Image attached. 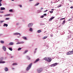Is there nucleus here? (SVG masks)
<instances>
[{
    "mask_svg": "<svg viewBox=\"0 0 73 73\" xmlns=\"http://www.w3.org/2000/svg\"><path fill=\"white\" fill-rule=\"evenodd\" d=\"M46 12V11H44V12Z\"/></svg>",
    "mask_w": 73,
    "mask_h": 73,
    "instance_id": "603ef678",
    "label": "nucleus"
},
{
    "mask_svg": "<svg viewBox=\"0 0 73 73\" xmlns=\"http://www.w3.org/2000/svg\"><path fill=\"white\" fill-rule=\"evenodd\" d=\"M52 58L50 57H48L46 58V61L48 62H50L52 61Z\"/></svg>",
    "mask_w": 73,
    "mask_h": 73,
    "instance_id": "f257e3e1",
    "label": "nucleus"
},
{
    "mask_svg": "<svg viewBox=\"0 0 73 73\" xmlns=\"http://www.w3.org/2000/svg\"><path fill=\"white\" fill-rule=\"evenodd\" d=\"M0 22H1V23H3V22H4V21H0Z\"/></svg>",
    "mask_w": 73,
    "mask_h": 73,
    "instance_id": "e433bc0d",
    "label": "nucleus"
},
{
    "mask_svg": "<svg viewBox=\"0 0 73 73\" xmlns=\"http://www.w3.org/2000/svg\"><path fill=\"white\" fill-rule=\"evenodd\" d=\"M44 15H45V16H46V14H44Z\"/></svg>",
    "mask_w": 73,
    "mask_h": 73,
    "instance_id": "3c124183",
    "label": "nucleus"
},
{
    "mask_svg": "<svg viewBox=\"0 0 73 73\" xmlns=\"http://www.w3.org/2000/svg\"><path fill=\"white\" fill-rule=\"evenodd\" d=\"M41 10H42V9H43V8L42 7H41L40 8Z\"/></svg>",
    "mask_w": 73,
    "mask_h": 73,
    "instance_id": "37998d69",
    "label": "nucleus"
},
{
    "mask_svg": "<svg viewBox=\"0 0 73 73\" xmlns=\"http://www.w3.org/2000/svg\"><path fill=\"white\" fill-rule=\"evenodd\" d=\"M45 38H46V37L44 36V37L43 39H45Z\"/></svg>",
    "mask_w": 73,
    "mask_h": 73,
    "instance_id": "a19ab883",
    "label": "nucleus"
},
{
    "mask_svg": "<svg viewBox=\"0 0 73 73\" xmlns=\"http://www.w3.org/2000/svg\"><path fill=\"white\" fill-rule=\"evenodd\" d=\"M48 11V10H46V11Z\"/></svg>",
    "mask_w": 73,
    "mask_h": 73,
    "instance_id": "052dcab7",
    "label": "nucleus"
},
{
    "mask_svg": "<svg viewBox=\"0 0 73 73\" xmlns=\"http://www.w3.org/2000/svg\"><path fill=\"white\" fill-rule=\"evenodd\" d=\"M5 9L4 7H1V11H2V10H5Z\"/></svg>",
    "mask_w": 73,
    "mask_h": 73,
    "instance_id": "f8f14e48",
    "label": "nucleus"
},
{
    "mask_svg": "<svg viewBox=\"0 0 73 73\" xmlns=\"http://www.w3.org/2000/svg\"><path fill=\"white\" fill-rule=\"evenodd\" d=\"M2 1V0H0V2H1Z\"/></svg>",
    "mask_w": 73,
    "mask_h": 73,
    "instance_id": "09e8293b",
    "label": "nucleus"
},
{
    "mask_svg": "<svg viewBox=\"0 0 73 73\" xmlns=\"http://www.w3.org/2000/svg\"><path fill=\"white\" fill-rule=\"evenodd\" d=\"M19 44H20V43H18Z\"/></svg>",
    "mask_w": 73,
    "mask_h": 73,
    "instance_id": "0e129e2a",
    "label": "nucleus"
},
{
    "mask_svg": "<svg viewBox=\"0 0 73 73\" xmlns=\"http://www.w3.org/2000/svg\"><path fill=\"white\" fill-rule=\"evenodd\" d=\"M0 13H1V11H0Z\"/></svg>",
    "mask_w": 73,
    "mask_h": 73,
    "instance_id": "864d4df0",
    "label": "nucleus"
},
{
    "mask_svg": "<svg viewBox=\"0 0 73 73\" xmlns=\"http://www.w3.org/2000/svg\"><path fill=\"white\" fill-rule=\"evenodd\" d=\"M27 57L28 60H30V57H29L27 56Z\"/></svg>",
    "mask_w": 73,
    "mask_h": 73,
    "instance_id": "f704fd0d",
    "label": "nucleus"
},
{
    "mask_svg": "<svg viewBox=\"0 0 73 73\" xmlns=\"http://www.w3.org/2000/svg\"><path fill=\"white\" fill-rule=\"evenodd\" d=\"M29 31H31V32H32L33 31V29H32V28H31L29 29Z\"/></svg>",
    "mask_w": 73,
    "mask_h": 73,
    "instance_id": "f3484780",
    "label": "nucleus"
},
{
    "mask_svg": "<svg viewBox=\"0 0 73 73\" xmlns=\"http://www.w3.org/2000/svg\"><path fill=\"white\" fill-rule=\"evenodd\" d=\"M9 18H6L5 19V20H9Z\"/></svg>",
    "mask_w": 73,
    "mask_h": 73,
    "instance_id": "72a5a7b5",
    "label": "nucleus"
},
{
    "mask_svg": "<svg viewBox=\"0 0 73 73\" xmlns=\"http://www.w3.org/2000/svg\"><path fill=\"white\" fill-rule=\"evenodd\" d=\"M32 65V63L29 64V65H28V66L27 67V69H26L27 70H29L30 68H31Z\"/></svg>",
    "mask_w": 73,
    "mask_h": 73,
    "instance_id": "f03ea898",
    "label": "nucleus"
},
{
    "mask_svg": "<svg viewBox=\"0 0 73 73\" xmlns=\"http://www.w3.org/2000/svg\"><path fill=\"white\" fill-rule=\"evenodd\" d=\"M58 1H60V0H58Z\"/></svg>",
    "mask_w": 73,
    "mask_h": 73,
    "instance_id": "13d9d810",
    "label": "nucleus"
},
{
    "mask_svg": "<svg viewBox=\"0 0 73 73\" xmlns=\"http://www.w3.org/2000/svg\"><path fill=\"white\" fill-rule=\"evenodd\" d=\"M13 65H17V64L16 63H13L12 64Z\"/></svg>",
    "mask_w": 73,
    "mask_h": 73,
    "instance_id": "412c9836",
    "label": "nucleus"
},
{
    "mask_svg": "<svg viewBox=\"0 0 73 73\" xmlns=\"http://www.w3.org/2000/svg\"><path fill=\"white\" fill-rule=\"evenodd\" d=\"M9 49L10 50H11V51H12V48H9Z\"/></svg>",
    "mask_w": 73,
    "mask_h": 73,
    "instance_id": "cd10ccee",
    "label": "nucleus"
},
{
    "mask_svg": "<svg viewBox=\"0 0 73 73\" xmlns=\"http://www.w3.org/2000/svg\"><path fill=\"white\" fill-rule=\"evenodd\" d=\"M64 19H65V18H61L60 19V20L61 21V20H64Z\"/></svg>",
    "mask_w": 73,
    "mask_h": 73,
    "instance_id": "5701e85b",
    "label": "nucleus"
},
{
    "mask_svg": "<svg viewBox=\"0 0 73 73\" xmlns=\"http://www.w3.org/2000/svg\"><path fill=\"white\" fill-rule=\"evenodd\" d=\"M5 26H6V27H8V25L5 23H4V25H3V26L5 27Z\"/></svg>",
    "mask_w": 73,
    "mask_h": 73,
    "instance_id": "4468645a",
    "label": "nucleus"
},
{
    "mask_svg": "<svg viewBox=\"0 0 73 73\" xmlns=\"http://www.w3.org/2000/svg\"><path fill=\"white\" fill-rule=\"evenodd\" d=\"M12 58V57H11V58Z\"/></svg>",
    "mask_w": 73,
    "mask_h": 73,
    "instance_id": "69168bd1",
    "label": "nucleus"
},
{
    "mask_svg": "<svg viewBox=\"0 0 73 73\" xmlns=\"http://www.w3.org/2000/svg\"><path fill=\"white\" fill-rule=\"evenodd\" d=\"M18 6H19L20 8H21L22 7V5H18Z\"/></svg>",
    "mask_w": 73,
    "mask_h": 73,
    "instance_id": "c756f323",
    "label": "nucleus"
},
{
    "mask_svg": "<svg viewBox=\"0 0 73 73\" xmlns=\"http://www.w3.org/2000/svg\"><path fill=\"white\" fill-rule=\"evenodd\" d=\"M3 50L4 51H6V48L5 46H3Z\"/></svg>",
    "mask_w": 73,
    "mask_h": 73,
    "instance_id": "6e6552de",
    "label": "nucleus"
},
{
    "mask_svg": "<svg viewBox=\"0 0 73 73\" xmlns=\"http://www.w3.org/2000/svg\"><path fill=\"white\" fill-rule=\"evenodd\" d=\"M4 63H5V62L2 60V64H4Z\"/></svg>",
    "mask_w": 73,
    "mask_h": 73,
    "instance_id": "bb28decb",
    "label": "nucleus"
},
{
    "mask_svg": "<svg viewBox=\"0 0 73 73\" xmlns=\"http://www.w3.org/2000/svg\"><path fill=\"white\" fill-rule=\"evenodd\" d=\"M40 4V3H36V4H35V5L36 6H37V5H38V4Z\"/></svg>",
    "mask_w": 73,
    "mask_h": 73,
    "instance_id": "393cba45",
    "label": "nucleus"
},
{
    "mask_svg": "<svg viewBox=\"0 0 73 73\" xmlns=\"http://www.w3.org/2000/svg\"><path fill=\"white\" fill-rule=\"evenodd\" d=\"M44 60H46V58H44Z\"/></svg>",
    "mask_w": 73,
    "mask_h": 73,
    "instance_id": "a18cd8bd",
    "label": "nucleus"
},
{
    "mask_svg": "<svg viewBox=\"0 0 73 73\" xmlns=\"http://www.w3.org/2000/svg\"><path fill=\"white\" fill-rule=\"evenodd\" d=\"M57 65V63H56L54 64H53L52 65H51V67H52V66H56V65Z\"/></svg>",
    "mask_w": 73,
    "mask_h": 73,
    "instance_id": "39448f33",
    "label": "nucleus"
},
{
    "mask_svg": "<svg viewBox=\"0 0 73 73\" xmlns=\"http://www.w3.org/2000/svg\"><path fill=\"white\" fill-rule=\"evenodd\" d=\"M2 5V4L1 3V2H0V7H1Z\"/></svg>",
    "mask_w": 73,
    "mask_h": 73,
    "instance_id": "4c0bfd02",
    "label": "nucleus"
},
{
    "mask_svg": "<svg viewBox=\"0 0 73 73\" xmlns=\"http://www.w3.org/2000/svg\"><path fill=\"white\" fill-rule=\"evenodd\" d=\"M47 38V37H46V38Z\"/></svg>",
    "mask_w": 73,
    "mask_h": 73,
    "instance_id": "774afa93",
    "label": "nucleus"
},
{
    "mask_svg": "<svg viewBox=\"0 0 73 73\" xmlns=\"http://www.w3.org/2000/svg\"><path fill=\"white\" fill-rule=\"evenodd\" d=\"M5 72H7L8 71V69L7 68H5L4 69Z\"/></svg>",
    "mask_w": 73,
    "mask_h": 73,
    "instance_id": "1a4fd4ad",
    "label": "nucleus"
},
{
    "mask_svg": "<svg viewBox=\"0 0 73 73\" xmlns=\"http://www.w3.org/2000/svg\"><path fill=\"white\" fill-rule=\"evenodd\" d=\"M14 35H19V36H21V35L20 33H14L13 34Z\"/></svg>",
    "mask_w": 73,
    "mask_h": 73,
    "instance_id": "20e7f679",
    "label": "nucleus"
},
{
    "mask_svg": "<svg viewBox=\"0 0 73 73\" xmlns=\"http://www.w3.org/2000/svg\"><path fill=\"white\" fill-rule=\"evenodd\" d=\"M18 24H17V25H18Z\"/></svg>",
    "mask_w": 73,
    "mask_h": 73,
    "instance_id": "680f3d73",
    "label": "nucleus"
},
{
    "mask_svg": "<svg viewBox=\"0 0 73 73\" xmlns=\"http://www.w3.org/2000/svg\"><path fill=\"white\" fill-rule=\"evenodd\" d=\"M21 43V44H24V42H22Z\"/></svg>",
    "mask_w": 73,
    "mask_h": 73,
    "instance_id": "79ce46f5",
    "label": "nucleus"
},
{
    "mask_svg": "<svg viewBox=\"0 0 73 73\" xmlns=\"http://www.w3.org/2000/svg\"><path fill=\"white\" fill-rule=\"evenodd\" d=\"M1 13H4V11L1 12Z\"/></svg>",
    "mask_w": 73,
    "mask_h": 73,
    "instance_id": "de8ad7c7",
    "label": "nucleus"
},
{
    "mask_svg": "<svg viewBox=\"0 0 73 73\" xmlns=\"http://www.w3.org/2000/svg\"><path fill=\"white\" fill-rule=\"evenodd\" d=\"M30 1H33V0H29Z\"/></svg>",
    "mask_w": 73,
    "mask_h": 73,
    "instance_id": "8fccbe9b",
    "label": "nucleus"
},
{
    "mask_svg": "<svg viewBox=\"0 0 73 73\" xmlns=\"http://www.w3.org/2000/svg\"><path fill=\"white\" fill-rule=\"evenodd\" d=\"M13 69H14V68H13Z\"/></svg>",
    "mask_w": 73,
    "mask_h": 73,
    "instance_id": "e2e57ef3",
    "label": "nucleus"
},
{
    "mask_svg": "<svg viewBox=\"0 0 73 73\" xmlns=\"http://www.w3.org/2000/svg\"><path fill=\"white\" fill-rule=\"evenodd\" d=\"M72 19H69L68 20V21H72Z\"/></svg>",
    "mask_w": 73,
    "mask_h": 73,
    "instance_id": "b1692460",
    "label": "nucleus"
},
{
    "mask_svg": "<svg viewBox=\"0 0 73 73\" xmlns=\"http://www.w3.org/2000/svg\"><path fill=\"white\" fill-rule=\"evenodd\" d=\"M1 44H4V42L3 40H1Z\"/></svg>",
    "mask_w": 73,
    "mask_h": 73,
    "instance_id": "4be33fe9",
    "label": "nucleus"
},
{
    "mask_svg": "<svg viewBox=\"0 0 73 73\" xmlns=\"http://www.w3.org/2000/svg\"><path fill=\"white\" fill-rule=\"evenodd\" d=\"M66 54H67V55H70V51L66 53Z\"/></svg>",
    "mask_w": 73,
    "mask_h": 73,
    "instance_id": "dca6fc26",
    "label": "nucleus"
},
{
    "mask_svg": "<svg viewBox=\"0 0 73 73\" xmlns=\"http://www.w3.org/2000/svg\"><path fill=\"white\" fill-rule=\"evenodd\" d=\"M23 38V39H24V40H27V39L26 37H24Z\"/></svg>",
    "mask_w": 73,
    "mask_h": 73,
    "instance_id": "6ab92c4d",
    "label": "nucleus"
},
{
    "mask_svg": "<svg viewBox=\"0 0 73 73\" xmlns=\"http://www.w3.org/2000/svg\"><path fill=\"white\" fill-rule=\"evenodd\" d=\"M9 45H13V43L12 42H10L9 44Z\"/></svg>",
    "mask_w": 73,
    "mask_h": 73,
    "instance_id": "9d476101",
    "label": "nucleus"
},
{
    "mask_svg": "<svg viewBox=\"0 0 73 73\" xmlns=\"http://www.w3.org/2000/svg\"><path fill=\"white\" fill-rule=\"evenodd\" d=\"M70 54H72L73 53V51H70Z\"/></svg>",
    "mask_w": 73,
    "mask_h": 73,
    "instance_id": "aec40b11",
    "label": "nucleus"
},
{
    "mask_svg": "<svg viewBox=\"0 0 73 73\" xmlns=\"http://www.w3.org/2000/svg\"><path fill=\"white\" fill-rule=\"evenodd\" d=\"M50 13H53V11H50Z\"/></svg>",
    "mask_w": 73,
    "mask_h": 73,
    "instance_id": "ea45409f",
    "label": "nucleus"
},
{
    "mask_svg": "<svg viewBox=\"0 0 73 73\" xmlns=\"http://www.w3.org/2000/svg\"><path fill=\"white\" fill-rule=\"evenodd\" d=\"M44 15H42L41 17V18H43V17H44Z\"/></svg>",
    "mask_w": 73,
    "mask_h": 73,
    "instance_id": "c9c22d12",
    "label": "nucleus"
},
{
    "mask_svg": "<svg viewBox=\"0 0 73 73\" xmlns=\"http://www.w3.org/2000/svg\"><path fill=\"white\" fill-rule=\"evenodd\" d=\"M9 11L10 12H13V10H12V9H11L9 10Z\"/></svg>",
    "mask_w": 73,
    "mask_h": 73,
    "instance_id": "c85d7f7f",
    "label": "nucleus"
},
{
    "mask_svg": "<svg viewBox=\"0 0 73 73\" xmlns=\"http://www.w3.org/2000/svg\"><path fill=\"white\" fill-rule=\"evenodd\" d=\"M70 8H71V9H73V6H71L70 7Z\"/></svg>",
    "mask_w": 73,
    "mask_h": 73,
    "instance_id": "c03bdc74",
    "label": "nucleus"
},
{
    "mask_svg": "<svg viewBox=\"0 0 73 73\" xmlns=\"http://www.w3.org/2000/svg\"><path fill=\"white\" fill-rule=\"evenodd\" d=\"M52 10H54V9H52Z\"/></svg>",
    "mask_w": 73,
    "mask_h": 73,
    "instance_id": "4d7b16f0",
    "label": "nucleus"
},
{
    "mask_svg": "<svg viewBox=\"0 0 73 73\" xmlns=\"http://www.w3.org/2000/svg\"><path fill=\"white\" fill-rule=\"evenodd\" d=\"M53 19H54V17H53L50 18V19H49V21H51Z\"/></svg>",
    "mask_w": 73,
    "mask_h": 73,
    "instance_id": "0eeeda50",
    "label": "nucleus"
},
{
    "mask_svg": "<svg viewBox=\"0 0 73 73\" xmlns=\"http://www.w3.org/2000/svg\"><path fill=\"white\" fill-rule=\"evenodd\" d=\"M35 50H36L37 48H35Z\"/></svg>",
    "mask_w": 73,
    "mask_h": 73,
    "instance_id": "5fc2aeb1",
    "label": "nucleus"
},
{
    "mask_svg": "<svg viewBox=\"0 0 73 73\" xmlns=\"http://www.w3.org/2000/svg\"><path fill=\"white\" fill-rule=\"evenodd\" d=\"M39 60H40V59L39 58H38L36 59V60L34 62V63H36V62H37V61H38Z\"/></svg>",
    "mask_w": 73,
    "mask_h": 73,
    "instance_id": "9b49d317",
    "label": "nucleus"
},
{
    "mask_svg": "<svg viewBox=\"0 0 73 73\" xmlns=\"http://www.w3.org/2000/svg\"><path fill=\"white\" fill-rule=\"evenodd\" d=\"M42 69L41 68H38L37 69V71L38 73H40L41 72H42Z\"/></svg>",
    "mask_w": 73,
    "mask_h": 73,
    "instance_id": "7ed1b4c3",
    "label": "nucleus"
},
{
    "mask_svg": "<svg viewBox=\"0 0 73 73\" xmlns=\"http://www.w3.org/2000/svg\"><path fill=\"white\" fill-rule=\"evenodd\" d=\"M21 48H19L18 49V50H21Z\"/></svg>",
    "mask_w": 73,
    "mask_h": 73,
    "instance_id": "473e14b6",
    "label": "nucleus"
},
{
    "mask_svg": "<svg viewBox=\"0 0 73 73\" xmlns=\"http://www.w3.org/2000/svg\"><path fill=\"white\" fill-rule=\"evenodd\" d=\"M33 25V24L32 23H29L28 25V27H31Z\"/></svg>",
    "mask_w": 73,
    "mask_h": 73,
    "instance_id": "423d86ee",
    "label": "nucleus"
},
{
    "mask_svg": "<svg viewBox=\"0 0 73 73\" xmlns=\"http://www.w3.org/2000/svg\"><path fill=\"white\" fill-rule=\"evenodd\" d=\"M72 50H73V49H72Z\"/></svg>",
    "mask_w": 73,
    "mask_h": 73,
    "instance_id": "338daca9",
    "label": "nucleus"
},
{
    "mask_svg": "<svg viewBox=\"0 0 73 73\" xmlns=\"http://www.w3.org/2000/svg\"><path fill=\"white\" fill-rule=\"evenodd\" d=\"M61 5H59L57 7V8H59V7H61Z\"/></svg>",
    "mask_w": 73,
    "mask_h": 73,
    "instance_id": "2f4dec72",
    "label": "nucleus"
},
{
    "mask_svg": "<svg viewBox=\"0 0 73 73\" xmlns=\"http://www.w3.org/2000/svg\"><path fill=\"white\" fill-rule=\"evenodd\" d=\"M65 21H64L62 23V25H64L65 24Z\"/></svg>",
    "mask_w": 73,
    "mask_h": 73,
    "instance_id": "a211bd4d",
    "label": "nucleus"
},
{
    "mask_svg": "<svg viewBox=\"0 0 73 73\" xmlns=\"http://www.w3.org/2000/svg\"><path fill=\"white\" fill-rule=\"evenodd\" d=\"M10 16V14H7L5 15V16Z\"/></svg>",
    "mask_w": 73,
    "mask_h": 73,
    "instance_id": "a878e982",
    "label": "nucleus"
},
{
    "mask_svg": "<svg viewBox=\"0 0 73 73\" xmlns=\"http://www.w3.org/2000/svg\"><path fill=\"white\" fill-rule=\"evenodd\" d=\"M0 64H2V60L0 61Z\"/></svg>",
    "mask_w": 73,
    "mask_h": 73,
    "instance_id": "58836bf2",
    "label": "nucleus"
},
{
    "mask_svg": "<svg viewBox=\"0 0 73 73\" xmlns=\"http://www.w3.org/2000/svg\"><path fill=\"white\" fill-rule=\"evenodd\" d=\"M28 50H25V53H27V52H28Z\"/></svg>",
    "mask_w": 73,
    "mask_h": 73,
    "instance_id": "7c9ffc66",
    "label": "nucleus"
},
{
    "mask_svg": "<svg viewBox=\"0 0 73 73\" xmlns=\"http://www.w3.org/2000/svg\"><path fill=\"white\" fill-rule=\"evenodd\" d=\"M50 36H51V37H53V35H51Z\"/></svg>",
    "mask_w": 73,
    "mask_h": 73,
    "instance_id": "49530a36",
    "label": "nucleus"
},
{
    "mask_svg": "<svg viewBox=\"0 0 73 73\" xmlns=\"http://www.w3.org/2000/svg\"><path fill=\"white\" fill-rule=\"evenodd\" d=\"M70 2H72V1H70Z\"/></svg>",
    "mask_w": 73,
    "mask_h": 73,
    "instance_id": "bf43d9fd",
    "label": "nucleus"
},
{
    "mask_svg": "<svg viewBox=\"0 0 73 73\" xmlns=\"http://www.w3.org/2000/svg\"><path fill=\"white\" fill-rule=\"evenodd\" d=\"M3 60H4V58L3 57H1L0 58V61H3Z\"/></svg>",
    "mask_w": 73,
    "mask_h": 73,
    "instance_id": "ddd939ff",
    "label": "nucleus"
},
{
    "mask_svg": "<svg viewBox=\"0 0 73 73\" xmlns=\"http://www.w3.org/2000/svg\"><path fill=\"white\" fill-rule=\"evenodd\" d=\"M12 1H14L15 0H11Z\"/></svg>",
    "mask_w": 73,
    "mask_h": 73,
    "instance_id": "6e6d98bb",
    "label": "nucleus"
},
{
    "mask_svg": "<svg viewBox=\"0 0 73 73\" xmlns=\"http://www.w3.org/2000/svg\"><path fill=\"white\" fill-rule=\"evenodd\" d=\"M41 30H39L37 31V33H39L41 32Z\"/></svg>",
    "mask_w": 73,
    "mask_h": 73,
    "instance_id": "2eb2a0df",
    "label": "nucleus"
}]
</instances>
